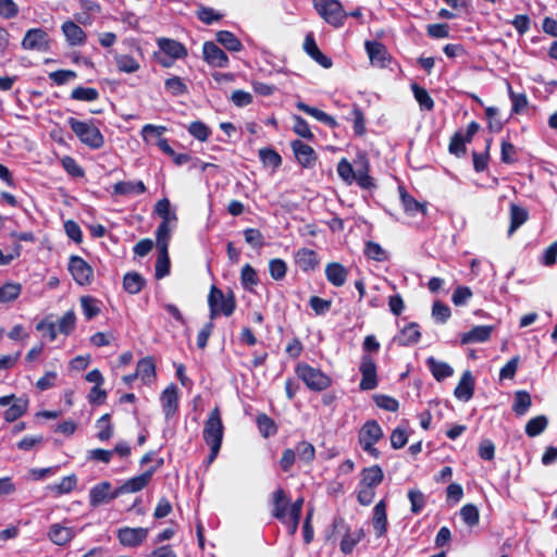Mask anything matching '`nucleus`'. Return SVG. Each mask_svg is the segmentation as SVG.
I'll list each match as a JSON object with an SVG mask.
<instances>
[{
	"mask_svg": "<svg viewBox=\"0 0 557 557\" xmlns=\"http://www.w3.org/2000/svg\"><path fill=\"white\" fill-rule=\"evenodd\" d=\"M67 124L79 141L90 149H100L104 145V137L92 120L79 121L75 117H69Z\"/></svg>",
	"mask_w": 557,
	"mask_h": 557,
	"instance_id": "obj_1",
	"label": "nucleus"
},
{
	"mask_svg": "<svg viewBox=\"0 0 557 557\" xmlns=\"http://www.w3.org/2000/svg\"><path fill=\"white\" fill-rule=\"evenodd\" d=\"M295 371L297 376L311 391L321 392L332 384V380L327 374L308 363H298Z\"/></svg>",
	"mask_w": 557,
	"mask_h": 557,
	"instance_id": "obj_2",
	"label": "nucleus"
},
{
	"mask_svg": "<svg viewBox=\"0 0 557 557\" xmlns=\"http://www.w3.org/2000/svg\"><path fill=\"white\" fill-rule=\"evenodd\" d=\"M313 8L319 15L330 25L341 27L344 25L347 13L338 0H312Z\"/></svg>",
	"mask_w": 557,
	"mask_h": 557,
	"instance_id": "obj_3",
	"label": "nucleus"
},
{
	"mask_svg": "<svg viewBox=\"0 0 557 557\" xmlns=\"http://www.w3.org/2000/svg\"><path fill=\"white\" fill-rule=\"evenodd\" d=\"M383 437V430L375 420H368L359 431V444L362 449L374 458L380 451L375 444Z\"/></svg>",
	"mask_w": 557,
	"mask_h": 557,
	"instance_id": "obj_4",
	"label": "nucleus"
},
{
	"mask_svg": "<svg viewBox=\"0 0 557 557\" xmlns=\"http://www.w3.org/2000/svg\"><path fill=\"white\" fill-rule=\"evenodd\" d=\"M224 435L221 411L219 407L213 408L205 422L202 436L208 446H221Z\"/></svg>",
	"mask_w": 557,
	"mask_h": 557,
	"instance_id": "obj_5",
	"label": "nucleus"
},
{
	"mask_svg": "<svg viewBox=\"0 0 557 557\" xmlns=\"http://www.w3.org/2000/svg\"><path fill=\"white\" fill-rule=\"evenodd\" d=\"M21 45L24 50L47 52L50 50V38L45 29L30 28L26 32Z\"/></svg>",
	"mask_w": 557,
	"mask_h": 557,
	"instance_id": "obj_6",
	"label": "nucleus"
},
{
	"mask_svg": "<svg viewBox=\"0 0 557 557\" xmlns=\"http://www.w3.org/2000/svg\"><path fill=\"white\" fill-rule=\"evenodd\" d=\"M158 467H151L139 475L133 476L126 480L121 486L114 492L113 496H120L122 494L137 493L144 490L151 481Z\"/></svg>",
	"mask_w": 557,
	"mask_h": 557,
	"instance_id": "obj_7",
	"label": "nucleus"
},
{
	"mask_svg": "<svg viewBox=\"0 0 557 557\" xmlns=\"http://www.w3.org/2000/svg\"><path fill=\"white\" fill-rule=\"evenodd\" d=\"M69 271L78 285H89L94 277L92 268L81 257L71 256Z\"/></svg>",
	"mask_w": 557,
	"mask_h": 557,
	"instance_id": "obj_8",
	"label": "nucleus"
},
{
	"mask_svg": "<svg viewBox=\"0 0 557 557\" xmlns=\"http://www.w3.org/2000/svg\"><path fill=\"white\" fill-rule=\"evenodd\" d=\"M359 371L362 375L359 387L361 391H371L377 386L376 364L370 355L361 357Z\"/></svg>",
	"mask_w": 557,
	"mask_h": 557,
	"instance_id": "obj_9",
	"label": "nucleus"
},
{
	"mask_svg": "<svg viewBox=\"0 0 557 557\" xmlns=\"http://www.w3.org/2000/svg\"><path fill=\"white\" fill-rule=\"evenodd\" d=\"M116 536L123 546L137 547L146 541L148 529L124 527L117 530Z\"/></svg>",
	"mask_w": 557,
	"mask_h": 557,
	"instance_id": "obj_10",
	"label": "nucleus"
},
{
	"mask_svg": "<svg viewBox=\"0 0 557 557\" xmlns=\"http://www.w3.org/2000/svg\"><path fill=\"white\" fill-rule=\"evenodd\" d=\"M203 60L213 67L225 69L230 60L226 53L214 42L206 41L202 47Z\"/></svg>",
	"mask_w": 557,
	"mask_h": 557,
	"instance_id": "obj_11",
	"label": "nucleus"
},
{
	"mask_svg": "<svg viewBox=\"0 0 557 557\" xmlns=\"http://www.w3.org/2000/svg\"><path fill=\"white\" fill-rule=\"evenodd\" d=\"M160 404L165 420L172 419L178 410V393L174 384H170L164 388L160 396Z\"/></svg>",
	"mask_w": 557,
	"mask_h": 557,
	"instance_id": "obj_12",
	"label": "nucleus"
},
{
	"mask_svg": "<svg viewBox=\"0 0 557 557\" xmlns=\"http://www.w3.org/2000/svg\"><path fill=\"white\" fill-rule=\"evenodd\" d=\"M78 531L79 530L72 527L53 523L49 528L48 537L53 544L58 546H65L77 535Z\"/></svg>",
	"mask_w": 557,
	"mask_h": 557,
	"instance_id": "obj_13",
	"label": "nucleus"
},
{
	"mask_svg": "<svg viewBox=\"0 0 557 557\" xmlns=\"http://www.w3.org/2000/svg\"><path fill=\"white\" fill-rule=\"evenodd\" d=\"M295 263L302 272H311L319 267L320 259L314 250L300 248L295 253Z\"/></svg>",
	"mask_w": 557,
	"mask_h": 557,
	"instance_id": "obj_14",
	"label": "nucleus"
},
{
	"mask_svg": "<svg viewBox=\"0 0 557 557\" xmlns=\"http://www.w3.org/2000/svg\"><path fill=\"white\" fill-rule=\"evenodd\" d=\"M355 182L363 188L370 189L374 186L372 177L369 175V162L364 154H358L355 160Z\"/></svg>",
	"mask_w": 557,
	"mask_h": 557,
	"instance_id": "obj_15",
	"label": "nucleus"
},
{
	"mask_svg": "<svg viewBox=\"0 0 557 557\" xmlns=\"http://www.w3.org/2000/svg\"><path fill=\"white\" fill-rule=\"evenodd\" d=\"M366 51L371 63L379 67H385L388 63V52L385 46L379 41H366Z\"/></svg>",
	"mask_w": 557,
	"mask_h": 557,
	"instance_id": "obj_16",
	"label": "nucleus"
},
{
	"mask_svg": "<svg viewBox=\"0 0 557 557\" xmlns=\"http://www.w3.org/2000/svg\"><path fill=\"white\" fill-rule=\"evenodd\" d=\"M61 29L70 46H83L86 42V33L75 22L65 21L62 24Z\"/></svg>",
	"mask_w": 557,
	"mask_h": 557,
	"instance_id": "obj_17",
	"label": "nucleus"
},
{
	"mask_svg": "<svg viewBox=\"0 0 557 557\" xmlns=\"http://www.w3.org/2000/svg\"><path fill=\"white\" fill-rule=\"evenodd\" d=\"M116 497L117 496H113V492H111V483L103 481L91 487L89 492V504L92 507H97Z\"/></svg>",
	"mask_w": 557,
	"mask_h": 557,
	"instance_id": "obj_18",
	"label": "nucleus"
},
{
	"mask_svg": "<svg viewBox=\"0 0 557 557\" xmlns=\"http://www.w3.org/2000/svg\"><path fill=\"white\" fill-rule=\"evenodd\" d=\"M493 331L494 326L492 325H478L461 334L460 342L462 345L485 343L490 339Z\"/></svg>",
	"mask_w": 557,
	"mask_h": 557,
	"instance_id": "obj_19",
	"label": "nucleus"
},
{
	"mask_svg": "<svg viewBox=\"0 0 557 557\" xmlns=\"http://www.w3.org/2000/svg\"><path fill=\"white\" fill-rule=\"evenodd\" d=\"M292 148L297 161L305 168L311 166L315 159L314 150L301 140L292 141Z\"/></svg>",
	"mask_w": 557,
	"mask_h": 557,
	"instance_id": "obj_20",
	"label": "nucleus"
},
{
	"mask_svg": "<svg viewBox=\"0 0 557 557\" xmlns=\"http://www.w3.org/2000/svg\"><path fill=\"white\" fill-rule=\"evenodd\" d=\"M474 393V377L470 371H465L457 384L454 395L457 399L468 401Z\"/></svg>",
	"mask_w": 557,
	"mask_h": 557,
	"instance_id": "obj_21",
	"label": "nucleus"
},
{
	"mask_svg": "<svg viewBox=\"0 0 557 557\" xmlns=\"http://www.w3.org/2000/svg\"><path fill=\"white\" fill-rule=\"evenodd\" d=\"M372 524L377 537L387 532V513L385 500H380L373 508Z\"/></svg>",
	"mask_w": 557,
	"mask_h": 557,
	"instance_id": "obj_22",
	"label": "nucleus"
},
{
	"mask_svg": "<svg viewBox=\"0 0 557 557\" xmlns=\"http://www.w3.org/2000/svg\"><path fill=\"white\" fill-rule=\"evenodd\" d=\"M304 49L322 67L330 69L332 66V60L320 51L312 34L306 36Z\"/></svg>",
	"mask_w": 557,
	"mask_h": 557,
	"instance_id": "obj_23",
	"label": "nucleus"
},
{
	"mask_svg": "<svg viewBox=\"0 0 557 557\" xmlns=\"http://www.w3.org/2000/svg\"><path fill=\"white\" fill-rule=\"evenodd\" d=\"M325 276L329 283L335 287L343 286L348 276L346 268L338 262H331L325 267Z\"/></svg>",
	"mask_w": 557,
	"mask_h": 557,
	"instance_id": "obj_24",
	"label": "nucleus"
},
{
	"mask_svg": "<svg viewBox=\"0 0 557 557\" xmlns=\"http://www.w3.org/2000/svg\"><path fill=\"white\" fill-rule=\"evenodd\" d=\"M158 46L161 52L172 60L182 59L187 55L186 48L176 40L161 38L158 40Z\"/></svg>",
	"mask_w": 557,
	"mask_h": 557,
	"instance_id": "obj_25",
	"label": "nucleus"
},
{
	"mask_svg": "<svg viewBox=\"0 0 557 557\" xmlns=\"http://www.w3.org/2000/svg\"><path fill=\"white\" fill-rule=\"evenodd\" d=\"M146 191L143 181H121L113 185V194L121 196L141 195Z\"/></svg>",
	"mask_w": 557,
	"mask_h": 557,
	"instance_id": "obj_26",
	"label": "nucleus"
},
{
	"mask_svg": "<svg viewBox=\"0 0 557 557\" xmlns=\"http://www.w3.org/2000/svg\"><path fill=\"white\" fill-rule=\"evenodd\" d=\"M136 373L144 384H151L156 379V364L152 358L146 357L137 362Z\"/></svg>",
	"mask_w": 557,
	"mask_h": 557,
	"instance_id": "obj_27",
	"label": "nucleus"
},
{
	"mask_svg": "<svg viewBox=\"0 0 557 557\" xmlns=\"http://www.w3.org/2000/svg\"><path fill=\"white\" fill-rule=\"evenodd\" d=\"M420 337L419 325L417 323H409L400 330L395 339L401 346H410L417 344Z\"/></svg>",
	"mask_w": 557,
	"mask_h": 557,
	"instance_id": "obj_28",
	"label": "nucleus"
},
{
	"mask_svg": "<svg viewBox=\"0 0 557 557\" xmlns=\"http://www.w3.org/2000/svg\"><path fill=\"white\" fill-rule=\"evenodd\" d=\"M384 473L380 466L375 465L362 470L360 484L376 488L383 481Z\"/></svg>",
	"mask_w": 557,
	"mask_h": 557,
	"instance_id": "obj_29",
	"label": "nucleus"
},
{
	"mask_svg": "<svg viewBox=\"0 0 557 557\" xmlns=\"http://www.w3.org/2000/svg\"><path fill=\"white\" fill-rule=\"evenodd\" d=\"M426 366L437 381H443L454 374V369L448 363L438 361L434 357L426 359Z\"/></svg>",
	"mask_w": 557,
	"mask_h": 557,
	"instance_id": "obj_30",
	"label": "nucleus"
},
{
	"mask_svg": "<svg viewBox=\"0 0 557 557\" xmlns=\"http://www.w3.org/2000/svg\"><path fill=\"white\" fill-rule=\"evenodd\" d=\"M529 213L527 209L516 205H510V226L508 234L512 235L522 224L527 222Z\"/></svg>",
	"mask_w": 557,
	"mask_h": 557,
	"instance_id": "obj_31",
	"label": "nucleus"
},
{
	"mask_svg": "<svg viewBox=\"0 0 557 557\" xmlns=\"http://www.w3.org/2000/svg\"><path fill=\"white\" fill-rule=\"evenodd\" d=\"M216 41L232 52H239L243 49L240 40L232 32L228 30L218 32Z\"/></svg>",
	"mask_w": 557,
	"mask_h": 557,
	"instance_id": "obj_32",
	"label": "nucleus"
},
{
	"mask_svg": "<svg viewBox=\"0 0 557 557\" xmlns=\"http://www.w3.org/2000/svg\"><path fill=\"white\" fill-rule=\"evenodd\" d=\"M145 285L144 277L137 272H128L124 275L123 287L131 295L138 294Z\"/></svg>",
	"mask_w": 557,
	"mask_h": 557,
	"instance_id": "obj_33",
	"label": "nucleus"
},
{
	"mask_svg": "<svg viewBox=\"0 0 557 557\" xmlns=\"http://www.w3.org/2000/svg\"><path fill=\"white\" fill-rule=\"evenodd\" d=\"M532 406V399L528 392L518 391L515 393L512 410L517 416H524Z\"/></svg>",
	"mask_w": 557,
	"mask_h": 557,
	"instance_id": "obj_34",
	"label": "nucleus"
},
{
	"mask_svg": "<svg viewBox=\"0 0 557 557\" xmlns=\"http://www.w3.org/2000/svg\"><path fill=\"white\" fill-rule=\"evenodd\" d=\"M293 449L296 451L299 462L310 465L314 460L315 448L311 443L301 441Z\"/></svg>",
	"mask_w": 557,
	"mask_h": 557,
	"instance_id": "obj_35",
	"label": "nucleus"
},
{
	"mask_svg": "<svg viewBox=\"0 0 557 557\" xmlns=\"http://www.w3.org/2000/svg\"><path fill=\"white\" fill-rule=\"evenodd\" d=\"M22 293V285L15 282H8L0 287V302H12Z\"/></svg>",
	"mask_w": 557,
	"mask_h": 557,
	"instance_id": "obj_36",
	"label": "nucleus"
},
{
	"mask_svg": "<svg viewBox=\"0 0 557 557\" xmlns=\"http://www.w3.org/2000/svg\"><path fill=\"white\" fill-rule=\"evenodd\" d=\"M77 484V478L74 474L64 476L60 483L49 485L48 490H50L54 496L69 494L71 493Z\"/></svg>",
	"mask_w": 557,
	"mask_h": 557,
	"instance_id": "obj_37",
	"label": "nucleus"
},
{
	"mask_svg": "<svg viewBox=\"0 0 557 557\" xmlns=\"http://www.w3.org/2000/svg\"><path fill=\"white\" fill-rule=\"evenodd\" d=\"M240 283L246 290L252 292L259 283L256 270L250 264H245L240 272Z\"/></svg>",
	"mask_w": 557,
	"mask_h": 557,
	"instance_id": "obj_38",
	"label": "nucleus"
},
{
	"mask_svg": "<svg viewBox=\"0 0 557 557\" xmlns=\"http://www.w3.org/2000/svg\"><path fill=\"white\" fill-rule=\"evenodd\" d=\"M411 90L421 109L431 111L434 108V101L425 88L418 84H412Z\"/></svg>",
	"mask_w": 557,
	"mask_h": 557,
	"instance_id": "obj_39",
	"label": "nucleus"
},
{
	"mask_svg": "<svg viewBox=\"0 0 557 557\" xmlns=\"http://www.w3.org/2000/svg\"><path fill=\"white\" fill-rule=\"evenodd\" d=\"M114 60L120 72L128 74L135 73L139 70L140 66L138 61L128 54H119L114 58Z\"/></svg>",
	"mask_w": 557,
	"mask_h": 557,
	"instance_id": "obj_40",
	"label": "nucleus"
},
{
	"mask_svg": "<svg viewBox=\"0 0 557 557\" xmlns=\"http://www.w3.org/2000/svg\"><path fill=\"white\" fill-rule=\"evenodd\" d=\"M71 98L77 101L92 102L99 98V91L96 88L78 86L72 90Z\"/></svg>",
	"mask_w": 557,
	"mask_h": 557,
	"instance_id": "obj_41",
	"label": "nucleus"
},
{
	"mask_svg": "<svg viewBox=\"0 0 557 557\" xmlns=\"http://www.w3.org/2000/svg\"><path fill=\"white\" fill-rule=\"evenodd\" d=\"M548 420L545 416H537L528 421L525 425V433L530 437H535L544 432L547 428Z\"/></svg>",
	"mask_w": 557,
	"mask_h": 557,
	"instance_id": "obj_42",
	"label": "nucleus"
},
{
	"mask_svg": "<svg viewBox=\"0 0 557 557\" xmlns=\"http://www.w3.org/2000/svg\"><path fill=\"white\" fill-rule=\"evenodd\" d=\"M400 199L403 207L408 214L414 215L418 212H421L422 214L425 213V207L406 191H400Z\"/></svg>",
	"mask_w": 557,
	"mask_h": 557,
	"instance_id": "obj_43",
	"label": "nucleus"
},
{
	"mask_svg": "<svg viewBox=\"0 0 557 557\" xmlns=\"http://www.w3.org/2000/svg\"><path fill=\"white\" fill-rule=\"evenodd\" d=\"M188 133L199 141H207L211 129L201 121L191 122L187 127Z\"/></svg>",
	"mask_w": 557,
	"mask_h": 557,
	"instance_id": "obj_44",
	"label": "nucleus"
},
{
	"mask_svg": "<svg viewBox=\"0 0 557 557\" xmlns=\"http://www.w3.org/2000/svg\"><path fill=\"white\" fill-rule=\"evenodd\" d=\"M97 428L99 429L97 437L101 442L110 440L113 435V425L110 422V416L103 414L97 420Z\"/></svg>",
	"mask_w": 557,
	"mask_h": 557,
	"instance_id": "obj_45",
	"label": "nucleus"
},
{
	"mask_svg": "<svg viewBox=\"0 0 557 557\" xmlns=\"http://www.w3.org/2000/svg\"><path fill=\"white\" fill-rule=\"evenodd\" d=\"M165 90L172 96H182L188 91L187 85L178 76L170 77L164 83Z\"/></svg>",
	"mask_w": 557,
	"mask_h": 557,
	"instance_id": "obj_46",
	"label": "nucleus"
},
{
	"mask_svg": "<svg viewBox=\"0 0 557 557\" xmlns=\"http://www.w3.org/2000/svg\"><path fill=\"white\" fill-rule=\"evenodd\" d=\"M408 498L411 505V512L414 515L420 513L426 504L425 495L420 490L412 488L408 492Z\"/></svg>",
	"mask_w": 557,
	"mask_h": 557,
	"instance_id": "obj_47",
	"label": "nucleus"
},
{
	"mask_svg": "<svg viewBox=\"0 0 557 557\" xmlns=\"http://www.w3.org/2000/svg\"><path fill=\"white\" fill-rule=\"evenodd\" d=\"M362 530H359L356 533L347 532L341 541V550L346 555L352 553L355 546L362 540Z\"/></svg>",
	"mask_w": 557,
	"mask_h": 557,
	"instance_id": "obj_48",
	"label": "nucleus"
},
{
	"mask_svg": "<svg viewBox=\"0 0 557 557\" xmlns=\"http://www.w3.org/2000/svg\"><path fill=\"white\" fill-rule=\"evenodd\" d=\"M81 306L83 313L87 320H91L100 313V307L98 300L90 296H84L81 298Z\"/></svg>",
	"mask_w": 557,
	"mask_h": 557,
	"instance_id": "obj_49",
	"label": "nucleus"
},
{
	"mask_svg": "<svg viewBox=\"0 0 557 557\" xmlns=\"http://www.w3.org/2000/svg\"><path fill=\"white\" fill-rule=\"evenodd\" d=\"M338 176L347 184L355 182V164L352 165L347 159H342L337 164Z\"/></svg>",
	"mask_w": 557,
	"mask_h": 557,
	"instance_id": "obj_50",
	"label": "nucleus"
},
{
	"mask_svg": "<svg viewBox=\"0 0 557 557\" xmlns=\"http://www.w3.org/2000/svg\"><path fill=\"white\" fill-rule=\"evenodd\" d=\"M170 273V258L168 250H158L156 262V277L163 278Z\"/></svg>",
	"mask_w": 557,
	"mask_h": 557,
	"instance_id": "obj_51",
	"label": "nucleus"
},
{
	"mask_svg": "<svg viewBox=\"0 0 557 557\" xmlns=\"http://www.w3.org/2000/svg\"><path fill=\"white\" fill-rule=\"evenodd\" d=\"M287 264L283 259L275 258L269 262V273L275 281H281L286 276Z\"/></svg>",
	"mask_w": 557,
	"mask_h": 557,
	"instance_id": "obj_52",
	"label": "nucleus"
},
{
	"mask_svg": "<svg viewBox=\"0 0 557 557\" xmlns=\"http://www.w3.org/2000/svg\"><path fill=\"white\" fill-rule=\"evenodd\" d=\"M364 255L374 261L387 260V252L375 242H368L364 247Z\"/></svg>",
	"mask_w": 557,
	"mask_h": 557,
	"instance_id": "obj_53",
	"label": "nucleus"
},
{
	"mask_svg": "<svg viewBox=\"0 0 557 557\" xmlns=\"http://www.w3.org/2000/svg\"><path fill=\"white\" fill-rule=\"evenodd\" d=\"M460 517L462 521L469 525L474 527L479 523L480 515L476 506L467 504L460 509Z\"/></svg>",
	"mask_w": 557,
	"mask_h": 557,
	"instance_id": "obj_54",
	"label": "nucleus"
},
{
	"mask_svg": "<svg viewBox=\"0 0 557 557\" xmlns=\"http://www.w3.org/2000/svg\"><path fill=\"white\" fill-rule=\"evenodd\" d=\"M173 227L160 224L156 232L158 250H168Z\"/></svg>",
	"mask_w": 557,
	"mask_h": 557,
	"instance_id": "obj_55",
	"label": "nucleus"
},
{
	"mask_svg": "<svg viewBox=\"0 0 557 557\" xmlns=\"http://www.w3.org/2000/svg\"><path fill=\"white\" fill-rule=\"evenodd\" d=\"M259 158L264 165L278 168L282 163L281 156L271 148H263L259 150Z\"/></svg>",
	"mask_w": 557,
	"mask_h": 557,
	"instance_id": "obj_56",
	"label": "nucleus"
},
{
	"mask_svg": "<svg viewBox=\"0 0 557 557\" xmlns=\"http://www.w3.org/2000/svg\"><path fill=\"white\" fill-rule=\"evenodd\" d=\"M20 13V8L14 0H0V18L13 20Z\"/></svg>",
	"mask_w": 557,
	"mask_h": 557,
	"instance_id": "obj_57",
	"label": "nucleus"
},
{
	"mask_svg": "<svg viewBox=\"0 0 557 557\" xmlns=\"http://www.w3.org/2000/svg\"><path fill=\"white\" fill-rule=\"evenodd\" d=\"M61 164L64 171L73 177H83L85 175V172L82 169V166L76 162L74 158L70 156H64L61 159Z\"/></svg>",
	"mask_w": 557,
	"mask_h": 557,
	"instance_id": "obj_58",
	"label": "nucleus"
},
{
	"mask_svg": "<svg viewBox=\"0 0 557 557\" xmlns=\"http://www.w3.org/2000/svg\"><path fill=\"white\" fill-rule=\"evenodd\" d=\"M373 399L377 407L386 411L395 412L399 408L398 400L391 396L377 394L373 396Z\"/></svg>",
	"mask_w": 557,
	"mask_h": 557,
	"instance_id": "obj_59",
	"label": "nucleus"
},
{
	"mask_svg": "<svg viewBox=\"0 0 557 557\" xmlns=\"http://www.w3.org/2000/svg\"><path fill=\"white\" fill-rule=\"evenodd\" d=\"M508 95L511 101V110L513 113H520L528 106V98L525 94H516L512 91L510 85H508Z\"/></svg>",
	"mask_w": 557,
	"mask_h": 557,
	"instance_id": "obj_60",
	"label": "nucleus"
},
{
	"mask_svg": "<svg viewBox=\"0 0 557 557\" xmlns=\"http://www.w3.org/2000/svg\"><path fill=\"white\" fill-rule=\"evenodd\" d=\"M76 317L73 311H67L59 321L58 330L64 335H69L75 327Z\"/></svg>",
	"mask_w": 557,
	"mask_h": 557,
	"instance_id": "obj_61",
	"label": "nucleus"
},
{
	"mask_svg": "<svg viewBox=\"0 0 557 557\" xmlns=\"http://www.w3.org/2000/svg\"><path fill=\"white\" fill-rule=\"evenodd\" d=\"M197 17L205 24L211 25L222 18V14L215 12L212 8L200 7L197 10Z\"/></svg>",
	"mask_w": 557,
	"mask_h": 557,
	"instance_id": "obj_62",
	"label": "nucleus"
},
{
	"mask_svg": "<svg viewBox=\"0 0 557 557\" xmlns=\"http://www.w3.org/2000/svg\"><path fill=\"white\" fill-rule=\"evenodd\" d=\"M309 306L317 315H323L331 309L332 301L318 296H312L309 299Z\"/></svg>",
	"mask_w": 557,
	"mask_h": 557,
	"instance_id": "obj_63",
	"label": "nucleus"
},
{
	"mask_svg": "<svg viewBox=\"0 0 557 557\" xmlns=\"http://www.w3.org/2000/svg\"><path fill=\"white\" fill-rule=\"evenodd\" d=\"M450 308L441 301H435L432 308V317L437 323H445L450 317Z\"/></svg>",
	"mask_w": 557,
	"mask_h": 557,
	"instance_id": "obj_64",
	"label": "nucleus"
}]
</instances>
